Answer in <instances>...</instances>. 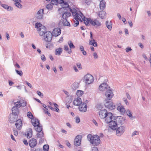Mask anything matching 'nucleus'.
<instances>
[{"mask_svg": "<svg viewBox=\"0 0 151 151\" xmlns=\"http://www.w3.org/2000/svg\"><path fill=\"white\" fill-rule=\"evenodd\" d=\"M87 138L91 144L94 146H97L100 143V137L97 135H92L91 134H89L87 135Z\"/></svg>", "mask_w": 151, "mask_h": 151, "instance_id": "1", "label": "nucleus"}, {"mask_svg": "<svg viewBox=\"0 0 151 151\" xmlns=\"http://www.w3.org/2000/svg\"><path fill=\"white\" fill-rule=\"evenodd\" d=\"M114 116H113V114L111 112H109L106 115L105 117V122L107 124L109 123V127L111 128V127H113L114 125H112V124H115L116 125L114 122Z\"/></svg>", "mask_w": 151, "mask_h": 151, "instance_id": "2", "label": "nucleus"}, {"mask_svg": "<svg viewBox=\"0 0 151 151\" xmlns=\"http://www.w3.org/2000/svg\"><path fill=\"white\" fill-rule=\"evenodd\" d=\"M86 20L84 19L83 21L84 23L86 25H88V24H90L94 26H100L101 25L100 22L96 19H91V18H88Z\"/></svg>", "mask_w": 151, "mask_h": 151, "instance_id": "3", "label": "nucleus"}, {"mask_svg": "<svg viewBox=\"0 0 151 151\" xmlns=\"http://www.w3.org/2000/svg\"><path fill=\"white\" fill-rule=\"evenodd\" d=\"M114 122L116 125H115V124H112V125H114V126L113 127H111V129L113 130H115L117 128V125H122L123 124L124 120L123 118L121 116H117L116 117H114Z\"/></svg>", "mask_w": 151, "mask_h": 151, "instance_id": "4", "label": "nucleus"}, {"mask_svg": "<svg viewBox=\"0 0 151 151\" xmlns=\"http://www.w3.org/2000/svg\"><path fill=\"white\" fill-rule=\"evenodd\" d=\"M84 80L86 84H89L94 81L93 77L91 75L89 74H87L84 76Z\"/></svg>", "mask_w": 151, "mask_h": 151, "instance_id": "5", "label": "nucleus"}, {"mask_svg": "<svg viewBox=\"0 0 151 151\" xmlns=\"http://www.w3.org/2000/svg\"><path fill=\"white\" fill-rule=\"evenodd\" d=\"M106 101L104 105L106 108L111 110L115 109V105L111 102L110 99L106 100Z\"/></svg>", "mask_w": 151, "mask_h": 151, "instance_id": "6", "label": "nucleus"}, {"mask_svg": "<svg viewBox=\"0 0 151 151\" xmlns=\"http://www.w3.org/2000/svg\"><path fill=\"white\" fill-rule=\"evenodd\" d=\"M61 6H62V8H59L58 9L59 11H65V10H68L69 8L70 7V6L68 4V3L66 2L63 1V2H62Z\"/></svg>", "mask_w": 151, "mask_h": 151, "instance_id": "7", "label": "nucleus"}, {"mask_svg": "<svg viewBox=\"0 0 151 151\" xmlns=\"http://www.w3.org/2000/svg\"><path fill=\"white\" fill-rule=\"evenodd\" d=\"M52 35L50 31H47L44 35V40L47 42H50L52 39Z\"/></svg>", "mask_w": 151, "mask_h": 151, "instance_id": "8", "label": "nucleus"}, {"mask_svg": "<svg viewBox=\"0 0 151 151\" xmlns=\"http://www.w3.org/2000/svg\"><path fill=\"white\" fill-rule=\"evenodd\" d=\"M44 14V10L43 9H40L38 11L36 14V17L37 19H42L43 18V15Z\"/></svg>", "mask_w": 151, "mask_h": 151, "instance_id": "9", "label": "nucleus"}, {"mask_svg": "<svg viewBox=\"0 0 151 151\" xmlns=\"http://www.w3.org/2000/svg\"><path fill=\"white\" fill-rule=\"evenodd\" d=\"M82 136L80 135L77 136L75 139L74 144L76 146L80 145L81 140Z\"/></svg>", "mask_w": 151, "mask_h": 151, "instance_id": "10", "label": "nucleus"}, {"mask_svg": "<svg viewBox=\"0 0 151 151\" xmlns=\"http://www.w3.org/2000/svg\"><path fill=\"white\" fill-rule=\"evenodd\" d=\"M116 134L118 136H120L123 134L125 131V127L121 126L116 128Z\"/></svg>", "mask_w": 151, "mask_h": 151, "instance_id": "11", "label": "nucleus"}, {"mask_svg": "<svg viewBox=\"0 0 151 151\" xmlns=\"http://www.w3.org/2000/svg\"><path fill=\"white\" fill-rule=\"evenodd\" d=\"M108 113V111L105 109L101 110L99 112V117L101 119H104Z\"/></svg>", "mask_w": 151, "mask_h": 151, "instance_id": "12", "label": "nucleus"}, {"mask_svg": "<svg viewBox=\"0 0 151 151\" xmlns=\"http://www.w3.org/2000/svg\"><path fill=\"white\" fill-rule=\"evenodd\" d=\"M46 29V27L44 26H42L40 29H38V31L40 36H43L45 34L46 32H47Z\"/></svg>", "mask_w": 151, "mask_h": 151, "instance_id": "13", "label": "nucleus"}, {"mask_svg": "<svg viewBox=\"0 0 151 151\" xmlns=\"http://www.w3.org/2000/svg\"><path fill=\"white\" fill-rule=\"evenodd\" d=\"M79 111L81 112H86L87 109V106L86 104L83 102V103L79 106Z\"/></svg>", "mask_w": 151, "mask_h": 151, "instance_id": "14", "label": "nucleus"}, {"mask_svg": "<svg viewBox=\"0 0 151 151\" xmlns=\"http://www.w3.org/2000/svg\"><path fill=\"white\" fill-rule=\"evenodd\" d=\"M61 33V30L60 28H55L52 32V34L54 36H58L60 35Z\"/></svg>", "mask_w": 151, "mask_h": 151, "instance_id": "15", "label": "nucleus"}, {"mask_svg": "<svg viewBox=\"0 0 151 151\" xmlns=\"http://www.w3.org/2000/svg\"><path fill=\"white\" fill-rule=\"evenodd\" d=\"M108 85L106 83H103L101 84L99 88V89L100 91H104L107 90L108 89ZM109 88H110V87H108Z\"/></svg>", "mask_w": 151, "mask_h": 151, "instance_id": "16", "label": "nucleus"}, {"mask_svg": "<svg viewBox=\"0 0 151 151\" xmlns=\"http://www.w3.org/2000/svg\"><path fill=\"white\" fill-rule=\"evenodd\" d=\"M37 142L36 139L35 138H32L29 142V145L31 148H34L36 145Z\"/></svg>", "mask_w": 151, "mask_h": 151, "instance_id": "17", "label": "nucleus"}, {"mask_svg": "<svg viewBox=\"0 0 151 151\" xmlns=\"http://www.w3.org/2000/svg\"><path fill=\"white\" fill-rule=\"evenodd\" d=\"M17 116L13 114H11L9 115V121L10 123H13L16 121L17 118Z\"/></svg>", "mask_w": 151, "mask_h": 151, "instance_id": "18", "label": "nucleus"}, {"mask_svg": "<svg viewBox=\"0 0 151 151\" xmlns=\"http://www.w3.org/2000/svg\"><path fill=\"white\" fill-rule=\"evenodd\" d=\"M15 125L16 128L19 130H20L22 128V124L21 119H18L16 121Z\"/></svg>", "mask_w": 151, "mask_h": 151, "instance_id": "19", "label": "nucleus"}, {"mask_svg": "<svg viewBox=\"0 0 151 151\" xmlns=\"http://www.w3.org/2000/svg\"><path fill=\"white\" fill-rule=\"evenodd\" d=\"M83 103L82 102L81 99L80 98L78 97L74 100L73 104L74 105L79 106Z\"/></svg>", "mask_w": 151, "mask_h": 151, "instance_id": "20", "label": "nucleus"}, {"mask_svg": "<svg viewBox=\"0 0 151 151\" xmlns=\"http://www.w3.org/2000/svg\"><path fill=\"white\" fill-rule=\"evenodd\" d=\"M66 11H64L62 15V18L63 19H67L66 18L69 17L71 15L70 13L69 12H67L66 10Z\"/></svg>", "mask_w": 151, "mask_h": 151, "instance_id": "21", "label": "nucleus"}, {"mask_svg": "<svg viewBox=\"0 0 151 151\" xmlns=\"http://www.w3.org/2000/svg\"><path fill=\"white\" fill-rule=\"evenodd\" d=\"M15 2L14 5L17 8L19 9H22V5L20 3L21 2V0H13Z\"/></svg>", "mask_w": 151, "mask_h": 151, "instance_id": "22", "label": "nucleus"}, {"mask_svg": "<svg viewBox=\"0 0 151 151\" xmlns=\"http://www.w3.org/2000/svg\"><path fill=\"white\" fill-rule=\"evenodd\" d=\"M12 114L18 115L19 113V110L17 108L16 106H13L12 109Z\"/></svg>", "mask_w": 151, "mask_h": 151, "instance_id": "23", "label": "nucleus"}, {"mask_svg": "<svg viewBox=\"0 0 151 151\" xmlns=\"http://www.w3.org/2000/svg\"><path fill=\"white\" fill-rule=\"evenodd\" d=\"M117 110L119 111L122 114H124L125 112L124 107L123 106H119L117 107Z\"/></svg>", "mask_w": 151, "mask_h": 151, "instance_id": "24", "label": "nucleus"}, {"mask_svg": "<svg viewBox=\"0 0 151 151\" xmlns=\"http://www.w3.org/2000/svg\"><path fill=\"white\" fill-rule=\"evenodd\" d=\"M32 124L35 127L40 124L39 120L37 119H33L31 120Z\"/></svg>", "mask_w": 151, "mask_h": 151, "instance_id": "25", "label": "nucleus"}, {"mask_svg": "<svg viewBox=\"0 0 151 151\" xmlns=\"http://www.w3.org/2000/svg\"><path fill=\"white\" fill-rule=\"evenodd\" d=\"M105 95L106 96L109 98H111L114 95L113 92L110 89H108L106 91Z\"/></svg>", "mask_w": 151, "mask_h": 151, "instance_id": "26", "label": "nucleus"}, {"mask_svg": "<svg viewBox=\"0 0 151 151\" xmlns=\"http://www.w3.org/2000/svg\"><path fill=\"white\" fill-rule=\"evenodd\" d=\"M106 12L104 11H101L99 13V16L101 19H103L106 17Z\"/></svg>", "mask_w": 151, "mask_h": 151, "instance_id": "27", "label": "nucleus"}, {"mask_svg": "<svg viewBox=\"0 0 151 151\" xmlns=\"http://www.w3.org/2000/svg\"><path fill=\"white\" fill-rule=\"evenodd\" d=\"M27 135V137L28 138H30L32 137V131L31 128H29L28 131L27 132L26 134Z\"/></svg>", "mask_w": 151, "mask_h": 151, "instance_id": "28", "label": "nucleus"}, {"mask_svg": "<svg viewBox=\"0 0 151 151\" xmlns=\"http://www.w3.org/2000/svg\"><path fill=\"white\" fill-rule=\"evenodd\" d=\"M0 5L5 9H7L8 11H12L13 9V8L10 6H9L7 5L6 4H2Z\"/></svg>", "mask_w": 151, "mask_h": 151, "instance_id": "29", "label": "nucleus"}, {"mask_svg": "<svg viewBox=\"0 0 151 151\" xmlns=\"http://www.w3.org/2000/svg\"><path fill=\"white\" fill-rule=\"evenodd\" d=\"M106 25L108 29L111 30L112 29V24L111 21H107L106 22Z\"/></svg>", "mask_w": 151, "mask_h": 151, "instance_id": "30", "label": "nucleus"}, {"mask_svg": "<svg viewBox=\"0 0 151 151\" xmlns=\"http://www.w3.org/2000/svg\"><path fill=\"white\" fill-rule=\"evenodd\" d=\"M74 15L73 16L74 17V19H75V20H81V19H83L81 15H80L78 13H76V14H74Z\"/></svg>", "mask_w": 151, "mask_h": 151, "instance_id": "31", "label": "nucleus"}, {"mask_svg": "<svg viewBox=\"0 0 151 151\" xmlns=\"http://www.w3.org/2000/svg\"><path fill=\"white\" fill-rule=\"evenodd\" d=\"M35 128L36 131L39 133L40 132L42 129V126H40V124L39 125H37Z\"/></svg>", "mask_w": 151, "mask_h": 151, "instance_id": "32", "label": "nucleus"}, {"mask_svg": "<svg viewBox=\"0 0 151 151\" xmlns=\"http://www.w3.org/2000/svg\"><path fill=\"white\" fill-rule=\"evenodd\" d=\"M62 52V49L61 48L56 49L55 52V54L56 55H60Z\"/></svg>", "mask_w": 151, "mask_h": 151, "instance_id": "33", "label": "nucleus"}, {"mask_svg": "<svg viewBox=\"0 0 151 151\" xmlns=\"http://www.w3.org/2000/svg\"><path fill=\"white\" fill-rule=\"evenodd\" d=\"M105 7V3L101 0L100 3V8L101 10H103Z\"/></svg>", "mask_w": 151, "mask_h": 151, "instance_id": "34", "label": "nucleus"}, {"mask_svg": "<svg viewBox=\"0 0 151 151\" xmlns=\"http://www.w3.org/2000/svg\"><path fill=\"white\" fill-rule=\"evenodd\" d=\"M68 11H70L72 13L73 16L74 15V14H76V13H77V11L76 9L75 8L71 9L70 7L69 8Z\"/></svg>", "mask_w": 151, "mask_h": 151, "instance_id": "35", "label": "nucleus"}, {"mask_svg": "<svg viewBox=\"0 0 151 151\" xmlns=\"http://www.w3.org/2000/svg\"><path fill=\"white\" fill-rule=\"evenodd\" d=\"M37 137V138H41L44 137V134L43 132H41L40 133H37L36 134Z\"/></svg>", "mask_w": 151, "mask_h": 151, "instance_id": "36", "label": "nucleus"}, {"mask_svg": "<svg viewBox=\"0 0 151 151\" xmlns=\"http://www.w3.org/2000/svg\"><path fill=\"white\" fill-rule=\"evenodd\" d=\"M14 106H16V107H20L22 106V103L20 101H17L14 103Z\"/></svg>", "mask_w": 151, "mask_h": 151, "instance_id": "37", "label": "nucleus"}, {"mask_svg": "<svg viewBox=\"0 0 151 151\" xmlns=\"http://www.w3.org/2000/svg\"><path fill=\"white\" fill-rule=\"evenodd\" d=\"M126 113L128 116L131 119H133V117L132 114L129 110H127Z\"/></svg>", "mask_w": 151, "mask_h": 151, "instance_id": "38", "label": "nucleus"}, {"mask_svg": "<svg viewBox=\"0 0 151 151\" xmlns=\"http://www.w3.org/2000/svg\"><path fill=\"white\" fill-rule=\"evenodd\" d=\"M63 23L64 25L70 26V23L67 21V19H64L63 21Z\"/></svg>", "mask_w": 151, "mask_h": 151, "instance_id": "39", "label": "nucleus"}, {"mask_svg": "<svg viewBox=\"0 0 151 151\" xmlns=\"http://www.w3.org/2000/svg\"><path fill=\"white\" fill-rule=\"evenodd\" d=\"M68 44L70 49H73L75 48V46L71 41L68 42Z\"/></svg>", "mask_w": 151, "mask_h": 151, "instance_id": "40", "label": "nucleus"}, {"mask_svg": "<svg viewBox=\"0 0 151 151\" xmlns=\"http://www.w3.org/2000/svg\"><path fill=\"white\" fill-rule=\"evenodd\" d=\"M64 50L68 52V53H70L72 51L71 49H69L68 46L67 45H65L64 46Z\"/></svg>", "mask_w": 151, "mask_h": 151, "instance_id": "41", "label": "nucleus"}, {"mask_svg": "<svg viewBox=\"0 0 151 151\" xmlns=\"http://www.w3.org/2000/svg\"><path fill=\"white\" fill-rule=\"evenodd\" d=\"M83 91L81 90H78L76 92V95L78 96H81L83 94Z\"/></svg>", "mask_w": 151, "mask_h": 151, "instance_id": "42", "label": "nucleus"}, {"mask_svg": "<svg viewBox=\"0 0 151 151\" xmlns=\"http://www.w3.org/2000/svg\"><path fill=\"white\" fill-rule=\"evenodd\" d=\"M27 116L32 119L33 118V116L32 113L30 112H28L27 113Z\"/></svg>", "mask_w": 151, "mask_h": 151, "instance_id": "43", "label": "nucleus"}, {"mask_svg": "<svg viewBox=\"0 0 151 151\" xmlns=\"http://www.w3.org/2000/svg\"><path fill=\"white\" fill-rule=\"evenodd\" d=\"M15 71L17 74L21 76H22L23 75V72L22 70H18L17 69H15Z\"/></svg>", "mask_w": 151, "mask_h": 151, "instance_id": "44", "label": "nucleus"}, {"mask_svg": "<svg viewBox=\"0 0 151 151\" xmlns=\"http://www.w3.org/2000/svg\"><path fill=\"white\" fill-rule=\"evenodd\" d=\"M49 148V145H45L43 146V150L45 151H48Z\"/></svg>", "mask_w": 151, "mask_h": 151, "instance_id": "45", "label": "nucleus"}, {"mask_svg": "<svg viewBox=\"0 0 151 151\" xmlns=\"http://www.w3.org/2000/svg\"><path fill=\"white\" fill-rule=\"evenodd\" d=\"M53 6L51 4H48L46 6L47 8L49 10H51Z\"/></svg>", "mask_w": 151, "mask_h": 151, "instance_id": "46", "label": "nucleus"}, {"mask_svg": "<svg viewBox=\"0 0 151 151\" xmlns=\"http://www.w3.org/2000/svg\"><path fill=\"white\" fill-rule=\"evenodd\" d=\"M35 25L36 28H38V29H40V28H41V26H42L40 23L38 22L36 23Z\"/></svg>", "mask_w": 151, "mask_h": 151, "instance_id": "47", "label": "nucleus"}, {"mask_svg": "<svg viewBox=\"0 0 151 151\" xmlns=\"http://www.w3.org/2000/svg\"><path fill=\"white\" fill-rule=\"evenodd\" d=\"M78 87V84L77 83H74L73 85L72 88L73 90H75Z\"/></svg>", "mask_w": 151, "mask_h": 151, "instance_id": "48", "label": "nucleus"}, {"mask_svg": "<svg viewBox=\"0 0 151 151\" xmlns=\"http://www.w3.org/2000/svg\"><path fill=\"white\" fill-rule=\"evenodd\" d=\"M54 106L55 107V111L56 112H58L59 110V109L57 107V106H58V105L55 103H54Z\"/></svg>", "mask_w": 151, "mask_h": 151, "instance_id": "49", "label": "nucleus"}, {"mask_svg": "<svg viewBox=\"0 0 151 151\" xmlns=\"http://www.w3.org/2000/svg\"><path fill=\"white\" fill-rule=\"evenodd\" d=\"M76 22H75V23L73 24V26L75 27H77L79 24V21L78 20H76Z\"/></svg>", "mask_w": 151, "mask_h": 151, "instance_id": "50", "label": "nucleus"}, {"mask_svg": "<svg viewBox=\"0 0 151 151\" xmlns=\"http://www.w3.org/2000/svg\"><path fill=\"white\" fill-rule=\"evenodd\" d=\"M95 40L94 39H93L92 40H89V44L90 45L93 46Z\"/></svg>", "mask_w": 151, "mask_h": 151, "instance_id": "51", "label": "nucleus"}, {"mask_svg": "<svg viewBox=\"0 0 151 151\" xmlns=\"http://www.w3.org/2000/svg\"><path fill=\"white\" fill-rule=\"evenodd\" d=\"M95 40L94 39H93L92 40H89V44L90 45L93 46Z\"/></svg>", "mask_w": 151, "mask_h": 151, "instance_id": "52", "label": "nucleus"}, {"mask_svg": "<svg viewBox=\"0 0 151 151\" xmlns=\"http://www.w3.org/2000/svg\"><path fill=\"white\" fill-rule=\"evenodd\" d=\"M95 40L94 39H93L92 40H89V44L90 45L93 46Z\"/></svg>", "mask_w": 151, "mask_h": 151, "instance_id": "53", "label": "nucleus"}, {"mask_svg": "<svg viewBox=\"0 0 151 151\" xmlns=\"http://www.w3.org/2000/svg\"><path fill=\"white\" fill-rule=\"evenodd\" d=\"M76 65L79 70H81L82 69L81 65L80 63H76Z\"/></svg>", "mask_w": 151, "mask_h": 151, "instance_id": "54", "label": "nucleus"}, {"mask_svg": "<svg viewBox=\"0 0 151 151\" xmlns=\"http://www.w3.org/2000/svg\"><path fill=\"white\" fill-rule=\"evenodd\" d=\"M37 93L38 95L41 97L42 98L43 97V94L40 91H37Z\"/></svg>", "mask_w": 151, "mask_h": 151, "instance_id": "55", "label": "nucleus"}, {"mask_svg": "<svg viewBox=\"0 0 151 151\" xmlns=\"http://www.w3.org/2000/svg\"><path fill=\"white\" fill-rule=\"evenodd\" d=\"M52 4L54 5H55L57 4V0H52L51 1Z\"/></svg>", "mask_w": 151, "mask_h": 151, "instance_id": "56", "label": "nucleus"}, {"mask_svg": "<svg viewBox=\"0 0 151 151\" xmlns=\"http://www.w3.org/2000/svg\"><path fill=\"white\" fill-rule=\"evenodd\" d=\"M76 122L77 123H78L80 121V118L79 117H77L76 118Z\"/></svg>", "mask_w": 151, "mask_h": 151, "instance_id": "57", "label": "nucleus"}, {"mask_svg": "<svg viewBox=\"0 0 151 151\" xmlns=\"http://www.w3.org/2000/svg\"><path fill=\"white\" fill-rule=\"evenodd\" d=\"M41 59L43 61H45L46 60V59L44 55H42L41 56Z\"/></svg>", "mask_w": 151, "mask_h": 151, "instance_id": "58", "label": "nucleus"}, {"mask_svg": "<svg viewBox=\"0 0 151 151\" xmlns=\"http://www.w3.org/2000/svg\"><path fill=\"white\" fill-rule=\"evenodd\" d=\"M68 100H67V102L66 104H67V103H68V104L72 102V99L71 98H68Z\"/></svg>", "mask_w": 151, "mask_h": 151, "instance_id": "59", "label": "nucleus"}, {"mask_svg": "<svg viewBox=\"0 0 151 151\" xmlns=\"http://www.w3.org/2000/svg\"><path fill=\"white\" fill-rule=\"evenodd\" d=\"M25 83L27 84L28 85V86L31 89L33 88V87L32 86V85L31 83H30L28 82L27 81H26Z\"/></svg>", "mask_w": 151, "mask_h": 151, "instance_id": "60", "label": "nucleus"}, {"mask_svg": "<svg viewBox=\"0 0 151 151\" xmlns=\"http://www.w3.org/2000/svg\"><path fill=\"white\" fill-rule=\"evenodd\" d=\"M132 50V49L130 47H128L126 49V51L127 52H128L129 51H131Z\"/></svg>", "mask_w": 151, "mask_h": 151, "instance_id": "61", "label": "nucleus"}, {"mask_svg": "<svg viewBox=\"0 0 151 151\" xmlns=\"http://www.w3.org/2000/svg\"><path fill=\"white\" fill-rule=\"evenodd\" d=\"M93 56L95 59L98 58V56L97 53L96 52H94L93 53Z\"/></svg>", "mask_w": 151, "mask_h": 151, "instance_id": "62", "label": "nucleus"}, {"mask_svg": "<svg viewBox=\"0 0 151 151\" xmlns=\"http://www.w3.org/2000/svg\"><path fill=\"white\" fill-rule=\"evenodd\" d=\"M92 0H86L85 3L88 5H89L91 2Z\"/></svg>", "mask_w": 151, "mask_h": 151, "instance_id": "63", "label": "nucleus"}, {"mask_svg": "<svg viewBox=\"0 0 151 151\" xmlns=\"http://www.w3.org/2000/svg\"><path fill=\"white\" fill-rule=\"evenodd\" d=\"M23 143L26 145H28V142L26 140H24L23 141Z\"/></svg>", "mask_w": 151, "mask_h": 151, "instance_id": "64", "label": "nucleus"}]
</instances>
